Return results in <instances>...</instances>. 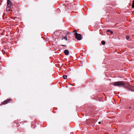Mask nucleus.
Wrapping results in <instances>:
<instances>
[{
  "instance_id": "1",
  "label": "nucleus",
  "mask_w": 134,
  "mask_h": 134,
  "mask_svg": "<svg viewBox=\"0 0 134 134\" xmlns=\"http://www.w3.org/2000/svg\"><path fill=\"white\" fill-rule=\"evenodd\" d=\"M126 83L125 82L123 81H120L115 82L113 84L115 86H117L119 87L123 86L125 87H126Z\"/></svg>"
},
{
  "instance_id": "2",
  "label": "nucleus",
  "mask_w": 134,
  "mask_h": 134,
  "mask_svg": "<svg viewBox=\"0 0 134 134\" xmlns=\"http://www.w3.org/2000/svg\"><path fill=\"white\" fill-rule=\"evenodd\" d=\"M126 87H127L129 90H130L132 91H134V86L127 84H126Z\"/></svg>"
},
{
  "instance_id": "3",
  "label": "nucleus",
  "mask_w": 134,
  "mask_h": 134,
  "mask_svg": "<svg viewBox=\"0 0 134 134\" xmlns=\"http://www.w3.org/2000/svg\"><path fill=\"white\" fill-rule=\"evenodd\" d=\"M12 102V100L10 99H8L7 100H6L3 102L1 104L0 106H1L2 105H5L6 104L10 103L11 102Z\"/></svg>"
},
{
  "instance_id": "4",
  "label": "nucleus",
  "mask_w": 134,
  "mask_h": 134,
  "mask_svg": "<svg viewBox=\"0 0 134 134\" xmlns=\"http://www.w3.org/2000/svg\"><path fill=\"white\" fill-rule=\"evenodd\" d=\"M75 36L77 40H80L81 39V34L76 33Z\"/></svg>"
},
{
  "instance_id": "5",
  "label": "nucleus",
  "mask_w": 134,
  "mask_h": 134,
  "mask_svg": "<svg viewBox=\"0 0 134 134\" xmlns=\"http://www.w3.org/2000/svg\"><path fill=\"white\" fill-rule=\"evenodd\" d=\"M11 2L10 0H7V7H10L11 6Z\"/></svg>"
},
{
  "instance_id": "6",
  "label": "nucleus",
  "mask_w": 134,
  "mask_h": 134,
  "mask_svg": "<svg viewBox=\"0 0 134 134\" xmlns=\"http://www.w3.org/2000/svg\"><path fill=\"white\" fill-rule=\"evenodd\" d=\"M65 54L66 55H68L69 54V51L68 50L66 49L64 51Z\"/></svg>"
},
{
  "instance_id": "7",
  "label": "nucleus",
  "mask_w": 134,
  "mask_h": 134,
  "mask_svg": "<svg viewBox=\"0 0 134 134\" xmlns=\"http://www.w3.org/2000/svg\"><path fill=\"white\" fill-rule=\"evenodd\" d=\"M63 77L65 79H66L67 78V76L66 75H64L63 76Z\"/></svg>"
},
{
  "instance_id": "8",
  "label": "nucleus",
  "mask_w": 134,
  "mask_h": 134,
  "mask_svg": "<svg viewBox=\"0 0 134 134\" xmlns=\"http://www.w3.org/2000/svg\"><path fill=\"white\" fill-rule=\"evenodd\" d=\"M102 44L103 45H104L105 44V42L104 41H102Z\"/></svg>"
},
{
  "instance_id": "9",
  "label": "nucleus",
  "mask_w": 134,
  "mask_h": 134,
  "mask_svg": "<svg viewBox=\"0 0 134 134\" xmlns=\"http://www.w3.org/2000/svg\"><path fill=\"white\" fill-rule=\"evenodd\" d=\"M132 7L133 8H134V1H133V3L132 5Z\"/></svg>"
},
{
  "instance_id": "10",
  "label": "nucleus",
  "mask_w": 134,
  "mask_h": 134,
  "mask_svg": "<svg viewBox=\"0 0 134 134\" xmlns=\"http://www.w3.org/2000/svg\"><path fill=\"white\" fill-rule=\"evenodd\" d=\"M73 32H74L75 33H74V34L75 35L76 34V33H77V31H76V30H74L73 31Z\"/></svg>"
},
{
  "instance_id": "11",
  "label": "nucleus",
  "mask_w": 134,
  "mask_h": 134,
  "mask_svg": "<svg viewBox=\"0 0 134 134\" xmlns=\"http://www.w3.org/2000/svg\"><path fill=\"white\" fill-rule=\"evenodd\" d=\"M64 39H65V40L66 41L67 40V36H66V35L65 37H64Z\"/></svg>"
},
{
  "instance_id": "12",
  "label": "nucleus",
  "mask_w": 134,
  "mask_h": 134,
  "mask_svg": "<svg viewBox=\"0 0 134 134\" xmlns=\"http://www.w3.org/2000/svg\"><path fill=\"white\" fill-rule=\"evenodd\" d=\"M126 38L127 40H128L129 38V37L128 36H126Z\"/></svg>"
},
{
  "instance_id": "13",
  "label": "nucleus",
  "mask_w": 134,
  "mask_h": 134,
  "mask_svg": "<svg viewBox=\"0 0 134 134\" xmlns=\"http://www.w3.org/2000/svg\"><path fill=\"white\" fill-rule=\"evenodd\" d=\"M12 11V9H10V8H9L8 10V12H10V11Z\"/></svg>"
},
{
  "instance_id": "14",
  "label": "nucleus",
  "mask_w": 134,
  "mask_h": 134,
  "mask_svg": "<svg viewBox=\"0 0 134 134\" xmlns=\"http://www.w3.org/2000/svg\"><path fill=\"white\" fill-rule=\"evenodd\" d=\"M111 31L110 30H107V32H110V31Z\"/></svg>"
},
{
  "instance_id": "15",
  "label": "nucleus",
  "mask_w": 134,
  "mask_h": 134,
  "mask_svg": "<svg viewBox=\"0 0 134 134\" xmlns=\"http://www.w3.org/2000/svg\"><path fill=\"white\" fill-rule=\"evenodd\" d=\"M110 32L111 34H113V32L112 31H110Z\"/></svg>"
},
{
  "instance_id": "16",
  "label": "nucleus",
  "mask_w": 134,
  "mask_h": 134,
  "mask_svg": "<svg viewBox=\"0 0 134 134\" xmlns=\"http://www.w3.org/2000/svg\"><path fill=\"white\" fill-rule=\"evenodd\" d=\"M61 45L62 46H65V47H66V45Z\"/></svg>"
},
{
  "instance_id": "17",
  "label": "nucleus",
  "mask_w": 134,
  "mask_h": 134,
  "mask_svg": "<svg viewBox=\"0 0 134 134\" xmlns=\"http://www.w3.org/2000/svg\"><path fill=\"white\" fill-rule=\"evenodd\" d=\"M100 123H101V122L100 121H99L98 122V124H100Z\"/></svg>"
},
{
  "instance_id": "18",
  "label": "nucleus",
  "mask_w": 134,
  "mask_h": 134,
  "mask_svg": "<svg viewBox=\"0 0 134 134\" xmlns=\"http://www.w3.org/2000/svg\"><path fill=\"white\" fill-rule=\"evenodd\" d=\"M70 33H69V32H68V33L66 35H68Z\"/></svg>"
},
{
  "instance_id": "19",
  "label": "nucleus",
  "mask_w": 134,
  "mask_h": 134,
  "mask_svg": "<svg viewBox=\"0 0 134 134\" xmlns=\"http://www.w3.org/2000/svg\"><path fill=\"white\" fill-rule=\"evenodd\" d=\"M129 109H130L131 108V107H129Z\"/></svg>"
}]
</instances>
